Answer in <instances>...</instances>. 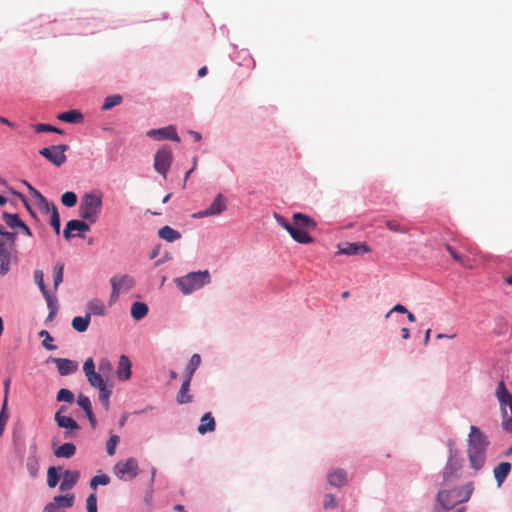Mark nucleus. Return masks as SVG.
Instances as JSON below:
<instances>
[{"instance_id": "1", "label": "nucleus", "mask_w": 512, "mask_h": 512, "mask_svg": "<svg viewBox=\"0 0 512 512\" xmlns=\"http://www.w3.org/2000/svg\"><path fill=\"white\" fill-rule=\"evenodd\" d=\"M276 222L283 227L292 237V239L300 244H309L313 242V238L309 232L317 226L313 218L306 214L294 213L292 216L293 224L289 223L282 215L274 213Z\"/></svg>"}, {"instance_id": "2", "label": "nucleus", "mask_w": 512, "mask_h": 512, "mask_svg": "<svg viewBox=\"0 0 512 512\" xmlns=\"http://www.w3.org/2000/svg\"><path fill=\"white\" fill-rule=\"evenodd\" d=\"M474 490L472 482L462 486H442L436 495L434 512H445L453 509L458 504L467 502Z\"/></svg>"}, {"instance_id": "3", "label": "nucleus", "mask_w": 512, "mask_h": 512, "mask_svg": "<svg viewBox=\"0 0 512 512\" xmlns=\"http://www.w3.org/2000/svg\"><path fill=\"white\" fill-rule=\"evenodd\" d=\"M488 445L486 435L478 427L471 426L467 440V455L474 470L478 471L484 466Z\"/></svg>"}, {"instance_id": "4", "label": "nucleus", "mask_w": 512, "mask_h": 512, "mask_svg": "<svg viewBox=\"0 0 512 512\" xmlns=\"http://www.w3.org/2000/svg\"><path fill=\"white\" fill-rule=\"evenodd\" d=\"M102 209V194L100 192L86 193L79 205L80 217L90 224L98 219Z\"/></svg>"}, {"instance_id": "5", "label": "nucleus", "mask_w": 512, "mask_h": 512, "mask_svg": "<svg viewBox=\"0 0 512 512\" xmlns=\"http://www.w3.org/2000/svg\"><path fill=\"white\" fill-rule=\"evenodd\" d=\"M210 281L211 276L208 270L190 272L183 277L175 279L177 287L185 295H188L196 290H199L203 286L209 284Z\"/></svg>"}, {"instance_id": "6", "label": "nucleus", "mask_w": 512, "mask_h": 512, "mask_svg": "<svg viewBox=\"0 0 512 512\" xmlns=\"http://www.w3.org/2000/svg\"><path fill=\"white\" fill-rule=\"evenodd\" d=\"M496 397L501 406L502 427L505 431L512 432V395L506 389L503 381L498 383Z\"/></svg>"}, {"instance_id": "7", "label": "nucleus", "mask_w": 512, "mask_h": 512, "mask_svg": "<svg viewBox=\"0 0 512 512\" xmlns=\"http://www.w3.org/2000/svg\"><path fill=\"white\" fill-rule=\"evenodd\" d=\"M461 469L462 464L460 455L452 454V456H449L442 472L440 487L455 485L461 476Z\"/></svg>"}, {"instance_id": "8", "label": "nucleus", "mask_w": 512, "mask_h": 512, "mask_svg": "<svg viewBox=\"0 0 512 512\" xmlns=\"http://www.w3.org/2000/svg\"><path fill=\"white\" fill-rule=\"evenodd\" d=\"M113 472L119 479L131 481L139 475L140 469L137 460L131 457L125 461H118L113 467Z\"/></svg>"}, {"instance_id": "9", "label": "nucleus", "mask_w": 512, "mask_h": 512, "mask_svg": "<svg viewBox=\"0 0 512 512\" xmlns=\"http://www.w3.org/2000/svg\"><path fill=\"white\" fill-rule=\"evenodd\" d=\"M112 292L109 298V304H114L122 291H129L134 287L135 281L129 275L114 276L110 279Z\"/></svg>"}, {"instance_id": "10", "label": "nucleus", "mask_w": 512, "mask_h": 512, "mask_svg": "<svg viewBox=\"0 0 512 512\" xmlns=\"http://www.w3.org/2000/svg\"><path fill=\"white\" fill-rule=\"evenodd\" d=\"M69 149V147L65 144L54 145L50 147H44L39 150V154L51 162L53 165L60 167L63 165L67 157L65 152Z\"/></svg>"}, {"instance_id": "11", "label": "nucleus", "mask_w": 512, "mask_h": 512, "mask_svg": "<svg viewBox=\"0 0 512 512\" xmlns=\"http://www.w3.org/2000/svg\"><path fill=\"white\" fill-rule=\"evenodd\" d=\"M173 161V154L168 146H163L157 150L154 157V169L164 178L170 169Z\"/></svg>"}, {"instance_id": "12", "label": "nucleus", "mask_w": 512, "mask_h": 512, "mask_svg": "<svg viewBox=\"0 0 512 512\" xmlns=\"http://www.w3.org/2000/svg\"><path fill=\"white\" fill-rule=\"evenodd\" d=\"M74 502L75 495L73 493L57 495L44 507L43 512H66L64 509L72 507Z\"/></svg>"}, {"instance_id": "13", "label": "nucleus", "mask_w": 512, "mask_h": 512, "mask_svg": "<svg viewBox=\"0 0 512 512\" xmlns=\"http://www.w3.org/2000/svg\"><path fill=\"white\" fill-rule=\"evenodd\" d=\"M227 209V200L225 196L222 194H217V196L214 198L211 205L203 210L199 211L198 213H195L193 217L195 218H204V217H210V216H217L221 214L223 211Z\"/></svg>"}, {"instance_id": "14", "label": "nucleus", "mask_w": 512, "mask_h": 512, "mask_svg": "<svg viewBox=\"0 0 512 512\" xmlns=\"http://www.w3.org/2000/svg\"><path fill=\"white\" fill-rule=\"evenodd\" d=\"M83 372L87 378V381L92 387L98 389L106 385L102 375L95 371V364L91 357L86 359L84 362Z\"/></svg>"}, {"instance_id": "15", "label": "nucleus", "mask_w": 512, "mask_h": 512, "mask_svg": "<svg viewBox=\"0 0 512 512\" xmlns=\"http://www.w3.org/2000/svg\"><path fill=\"white\" fill-rule=\"evenodd\" d=\"M146 135L155 140H163L168 139L172 141L179 142L180 138L177 134L176 128L172 125L159 128V129H151L148 130Z\"/></svg>"}, {"instance_id": "16", "label": "nucleus", "mask_w": 512, "mask_h": 512, "mask_svg": "<svg viewBox=\"0 0 512 512\" xmlns=\"http://www.w3.org/2000/svg\"><path fill=\"white\" fill-rule=\"evenodd\" d=\"M370 251L369 246L366 243H343L339 246V253L345 255H361Z\"/></svg>"}, {"instance_id": "17", "label": "nucleus", "mask_w": 512, "mask_h": 512, "mask_svg": "<svg viewBox=\"0 0 512 512\" xmlns=\"http://www.w3.org/2000/svg\"><path fill=\"white\" fill-rule=\"evenodd\" d=\"M80 472L78 470H65L62 474V481L59 489L61 492L71 490L78 482Z\"/></svg>"}, {"instance_id": "18", "label": "nucleus", "mask_w": 512, "mask_h": 512, "mask_svg": "<svg viewBox=\"0 0 512 512\" xmlns=\"http://www.w3.org/2000/svg\"><path fill=\"white\" fill-rule=\"evenodd\" d=\"M65 409V406H61L60 409L55 413V422L61 428L71 429L72 431H79L80 426L73 418L62 415V412L65 411Z\"/></svg>"}, {"instance_id": "19", "label": "nucleus", "mask_w": 512, "mask_h": 512, "mask_svg": "<svg viewBox=\"0 0 512 512\" xmlns=\"http://www.w3.org/2000/svg\"><path fill=\"white\" fill-rule=\"evenodd\" d=\"M57 370L61 376H67L78 370V363L66 358H54Z\"/></svg>"}, {"instance_id": "20", "label": "nucleus", "mask_w": 512, "mask_h": 512, "mask_svg": "<svg viewBox=\"0 0 512 512\" xmlns=\"http://www.w3.org/2000/svg\"><path fill=\"white\" fill-rule=\"evenodd\" d=\"M90 230V226L85 220H70L67 222L66 227L63 231L65 239L69 240L72 237V231L87 232Z\"/></svg>"}, {"instance_id": "21", "label": "nucleus", "mask_w": 512, "mask_h": 512, "mask_svg": "<svg viewBox=\"0 0 512 512\" xmlns=\"http://www.w3.org/2000/svg\"><path fill=\"white\" fill-rule=\"evenodd\" d=\"M77 404L84 410L92 428H95L97 421L92 410L90 399L84 394H79L77 398Z\"/></svg>"}, {"instance_id": "22", "label": "nucleus", "mask_w": 512, "mask_h": 512, "mask_svg": "<svg viewBox=\"0 0 512 512\" xmlns=\"http://www.w3.org/2000/svg\"><path fill=\"white\" fill-rule=\"evenodd\" d=\"M118 379L128 380L131 377V361L126 355H121L116 370Z\"/></svg>"}, {"instance_id": "23", "label": "nucleus", "mask_w": 512, "mask_h": 512, "mask_svg": "<svg viewBox=\"0 0 512 512\" xmlns=\"http://www.w3.org/2000/svg\"><path fill=\"white\" fill-rule=\"evenodd\" d=\"M511 471V464L509 462H501L493 469V474L497 482V486L500 487Z\"/></svg>"}, {"instance_id": "24", "label": "nucleus", "mask_w": 512, "mask_h": 512, "mask_svg": "<svg viewBox=\"0 0 512 512\" xmlns=\"http://www.w3.org/2000/svg\"><path fill=\"white\" fill-rule=\"evenodd\" d=\"M327 481L331 486L342 487L347 483V473L343 469H336L328 474Z\"/></svg>"}, {"instance_id": "25", "label": "nucleus", "mask_w": 512, "mask_h": 512, "mask_svg": "<svg viewBox=\"0 0 512 512\" xmlns=\"http://www.w3.org/2000/svg\"><path fill=\"white\" fill-rule=\"evenodd\" d=\"M87 315L91 319V316H104L106 314V308L104 303L100 299H92L86 304Z\"/></svg>"}, {"instance_id": "26", "label": "nucleus", "mask_w": 512, "mask_h": 512, "mask_svg": "<svg viewBox=\"0 0 512 512\" xmlns=\"http://www.w3.org/2000/svg\"><path fill=\"white\" fill-rule=\"evenodd\" d=\"M37 447L33 445L31 447V454L28 456L26 460V468L31 475V477L35 478L39 472V459L37 457Z\"/></svg>"}, {"instance_id": "27", "label": "nucleus", "mask_w": 512, "mask_h": 512, "mask_svg": "<svg viewBox=\"0 0 512 512\" xmlns=\"http://www.w3.org/2000/svg\"><path fill=\"white\" fill-rule=\"evenodd\" d=\"M190 382V376H187L184 382L182 383L176 397V400L179 404H187L192 401V395L189 394Z\"/></svg>"}, {"instance_id": "28", "label": "nucleus", "mask_w": 512, "mask_h": 512, "mask_svg": "<svg viewBox=\"0 0 512 512\" xmlns=\"http://www.w3.org/2000/svg\"><path fill=\"white\" fill-rule=\"evenodd\" d=\"M215 421L210 412L205 413L201 418V423L197 428L198 433L206 434L215 430Z\"/></svg>"}, {"instance_id": "29", "label": "nucleus", "mask_w": 512, "mask_h": 512, "mask_svg": "<svg viewBox=\"0 0 512 512\" xmlns=\"http://www.w3.org/2000/svg\"><path fill=\"white\" fill-rule=\"evenodd\" d=\"M76 453V446L71 443L67 442L62 445H60L57 449L54 450V455L57 458H71Z\"/></svg>"}, {"instance_id": "30", "label": "nucleus", "mask_w": 512, "mask_h": 512, "mask_svg": "<svg viewBox=\"0 0 512 512\" xmlns=\"http://www.w3.org/2000/svg\"><path fill=\"white\" fill-rule=\"evenodd\" d=\"M158 236L167 241V242H174L181 238V233L170 226H163L158 230Z\"/></svg>"}, {"instance_id": "31", "label": "nucleus", "mask_w": 512, "mask_h": 512, "mask_svg": "<svg viewBox=\"0 0 512 512\" xmlns=\"http://www.w3.org/2000/svg\"><path fill=\"white\" fill-rule=\"evenodd\" d=\"M148 313V306L143 302H134L131 306V316L135 320L144 318Z\"/></svg>"}, {"instance_id": "32", "label": "nucleus", "mask_w": 512, "mask_h": 512, "mask_svg": "<svg viewBox=\"0 0 512 512\" xmlns=\"http://www.w3.org/2000/svg\"><path fill=\"white\" fill-rule=\"evenodd\" d=\"M90 318H89V315H85L84 317H81V316H76L73 318L72 320V327L73 329H75L77 332H85L88 327H89V324H90Z\"/></svg>"}, {"instance_id": "33", "label": "nucleus", "mask_w": 512, "mask_h": 512, "mask_svg": "<svg viewBox=\"0 0 512 512\" xmlns=\"http://www.w3.org/2000/svg\"><path fill=\"white\" fill-rule=\"evenodd\" d=\"M57 118L67 123H78L83 119V116L79 111L71 110L58 114Z\"/></svg>"}, {"instance_id": "34", "label": "nucleus", "mask_w": 512, "mask_h": 512, "mask_svg": "<svg viewBox=\"0 0 512 512\" xmlns=\"http://www.w3.org/2000/svg\"><path fill=\"white\" fill-rule=\"evenodd\" d=\"M2 219L4 220L6 225L11 229L19 228L20 225H23V221L20 219L18 214L3 212Z\"/></svg>"}, {"instance_id": "35", "label": "nucleus", "mask_w": 512, "mask_h": 512, "mask_svg": "<svg viewBox=\"0 0 512 512\" xmlns=\"http://www.w3.org/2000/svg\"><path fill=\"white\" fill-rule=\"evenodd\" d=\"M445 249L447 250V252L450 254V256L456 261L458 262L460 265H462L463 267L465 268H468V269H473V264L470 263V261H466L460 254H458L455 249L449 245V244H445Z\"/></svg>"}, {"instance_id": "36", "label": "nucleus", "mask_w": 512, "mask_h": 512, "mask_svg": "<svg viewBox=\"0 0 512 512\" xmlns=\"http://www.w3.org/2000/svg\"><path fill=\"white\" fill-rule=\"evenodd\" d=\"M60 476L58 475V469L55 466H50L47 469V485L49 488H54L58 484Z\"/></svg>"}, {"instance_id": "37", "label": "nucleus", "mask_w": 512, "mask_h": 512, "mask_svg": "<svg viewBox=\"0 0 512 512\" xmlns=\"http://www.w3.org/2000/svg\"><path fill=\"white\" fill-rule=\"evenodd\" d=\"M386 227L395 233H402L406 234L409 232V228L403 224H401L398 220H387L386 221Z\"/></svg>"}, {"instance_id": "38", "label": "nucleus", "mask_w": 512, "mask_h": 512, "mask_svg": "<svg viewBox=\"0 0 512 512\" xmlns=\"http://www.w3.org/2000/svg\"><path fill=\"white\" fill-rule=\"evenodd\" d=\"M200 363H201L200 355L193 354L190 358V361H189L187 367H186L187 376H190V379L192 378L193 373L199 367Z\"/></svg>"}, {"instance_id": "39", "label": "nucleus", "mask_w": 512, "mask_h": 512, "mask_svg": "<svg viewBox=\"0 0 512 512\" xmlns=\"http://www.w3.org/2000/svg\"><path fill=\"white\" fill-rule=\"evenodd\" d=\"M122 102V96L115 94L105 98L104 103L102 105V110H109L114 106L119 105Z\"/></svg>"}, {"instance_id": "40", "label": "nucleus", "mask_w": 512, "mask_h": 512, "mask_svg": "<svg viewBox=\"0 0 512 512\" xmlns=\"http://www.w3.org/2000/svg\"><path fill=\"white\" fill-rule=\"evenodd\" d=\"M38 335L43 338L42 345L45 349L49 351L56 349V346L52 344L53 338L47 330H41Z\"/></svg>"}, {"instance_id": "41", "label": "nucleus", "mask_w": 512, "mask_h": 512, "mask_svg": "<svg viewBox=\"0 0 512 512\" xmlns=\"http://www.w3.org/2000/svg\"><path fill=\"white\" fill-rule=\"evenodd\" d=\"M110 483V477L107 474H100L94 476L90 480V487L95 490L98 485H108Z\"/></svg>"}, {"instance_id": "42", "label": "nucleus", "mask_w": 512, "mask_h": 512, "mask_svg": "<svg viewBox=\"0 0 512 512\" xmlns=\"http://www.w3.org/2000/svg\"><path fill=\"white\" fill-rule=\"evenodd\" d=\"M0 235L4 237V241L7 242L10 247H16V233L9 232L3 225H0Z\"/></svg>"}, {"instance_id": "43", "label": "nucleus", "mask_w": 512, "mask_h": 512, "mask_svg": "<svg viewBox=\"0 0 512 512\" xmlns=\"http://www.w3.org/2000/svg\"><path fill=\"white\" fill-rule=\"evenodd\" d=\"M13 260H16V254L0 258V275L4 276L9 272L10 264Z\"/></svg>"}, {"instance_id": "44", "label": "nucleus", "mask_w": 512, "mask_h": 512, "mask_svg": "<svg viewBox=\"0 0 512 512\" xmlns=\"http://www.w3.org/2000/svg\"><path fill=\"white\" fill-rule=\"evenodd\" d=\"M61 202L67 207H73L77 203V196L74 192L67 191L61 196Z\"/></svg>"}, {"instance_id": "45", "label": "nucleus", "mask_w": 512, "mask_h": 512, "mask_svg": "<svg viewBox=\"0 0 512 512\" xmlns=\"http://www.w3.org/2000/svg\"><path fill=\"white\" fill-rule=\"evenodd\" d=\"M37 202H38V206H39L40 210L43 213L52 214L53 209L58 210L57 207L53 203H50L44 196L41 197Z\"/></svg>"}, {"instance_id": "46", "label": "nucleus", "mask_w": 512, "mask_h": 512, "mask_svg": "<svg viewBox=\"0 0 512 512\" xmlns=\"http://www.w3.org/2000/svg\"><path fill=\"white\" fill-rule=\"evenodd\" d=\"M99 390V401L103 404L105 409L109 408V398L111 395V390L107 388V385L98 388Z\"/></svg>"}, {"instance_id": "47", "label": "nucleus", "mask_w": 512, "mask_h": 512, "mask_svg": "<svg viewBox=\"0 0 512 512\" xmlns=\"http://www.w3.org/2000/svg\"><path fill=\"white\" fill-rule=\"evenodd\" d=\"M16 254V248L10 245L3 239H0V258L8 257Z\"/></svg>"}, {"instance_id": "48", "label": "nucleus", "mask_w": 512, "mask_h": 512, "mask_svg": "<svg viewBox=\"0 0 512 512\" xmlns=\"http://www.w3.org/2000/svg\"><path fill=\"white\" fill-rule=\"evenodd\" d=\"M63 269L64 265L63 263H57L54 270V289L57 290L58 286L63 281Z\"/></svg>"}, {"instance_id": "49", "label": "nucleus", "mask_w": 512, "mask_h": 512, "mask_svg": "<svg viewBox=\"0 0 512 512\" xmlns=\"http://www.w3.org/2000/svg\"><path fill=\"white\" fill-rule=\"evenodd\" d=\"M120 438L118 435H111L106 443V451L109 456H113L116 451V446L119 442Z\"/></svg>"}, {"instance_id": "50", "label": "nucleus", "mask_w": 512, "mask_h": 512, "mask_svg": "<svg viewBox=\"0 0 512 512\" xmlns=\"http://www.w3.org/2000/svg\"><path fill=\"white\" fill-rule=\"evenodd\" d=\"M56 399L57 401L72 403L74 401V395L70 390L62 388L58 391Z\"/></svg>"}, {"instance_id": "51", "label": "nucleus", "mask_w": 512, "mask_h": 512, "mask_svg": "<svg viewBox=\"0 0 512 512\" xmlns=\"http://www.w3.org/2000/svg\"><path fill=\"white\" fill-rule=\"evenodd\" d=\"M34 130L37 133L41 132H55L58 134H62L63 131L55 126L49 125V124H36L34 125Z\"/></svg>"}, {"instance_id": "52", "label": "nucleus", "mask_w": 512, "mask_h": 512, "mask_svg": "<svg viewBox=\"0 0 512 512\" xmlns=\"http://www.w3.org/2000/svg\"><path fill=\"white\" fill-rule=\"evenodd\" d=\"M34 280L35 283L38 285L41 293H45L48 290L44 283V274L42 270L37 269L34 271Z\"/></svg>"}, {"instance_id": "53", "label": "nucleus", "mask_w": 512, "mask_h": 512, "mask_svg": "<svg viewBox=\"0 0 512 512\" xmlns=\"http://www.w3.org/2000/svg\"><path fill=\"white\" fill-rule=\"evenodd\" d=\"M51 217H50V225L53 227L55 233L57 235L60 234V226H61V222H60V217H59V213H58V210H54L53 209V213L50 214Z\"/></svg>"}, {"instance_id": "54", "label": "nucleus", "mask_w": 512, "mask_h": 512, "mask_svg": "<svg viewBox=\"0 0 512 512\" xmlns=\"http://www.w3.org/2000/svg\"><path fill=\"white\" fill-rule=\"evenodd\" d=\"M491 256L488 254L483 253L482 251H479L475 253V258L468 259L467 261H470L471 264H473V267L477 262L484 263L491 260Z\"/></svg>"}, {"instance_id": "55", "label": "nucleus", "mask_w": 512, "mask_h": 512, "mask_svg": "<svg viewBox=\"0 0 512 512\" xmlns=\"http://www.w3.org/2000/svg\"><path fill=\"white\" fill-rule=\"evenodd\" d=\"M87 512H97V497L95 493H91L86 500Z\"/></svg>"}, {"instance_id": "56", "label": "nucleus", "mask_w": 512, "mask_h": 512, "mask_svg": "<svg viewBox=\"0 0 512 512\" xmlns=\"http://www.w3.org/2000/svg\"><path fill=\"white\" fill-rule=\"evenodd\" d=\"M43 297L46 300L47 307L49 310L56 309L57 310V298L54 295H51L47 290L45 293H42Z\"/></svg>"}, {"instance_id": "57", "label": "nucleus", "mask_w": 512, "mask_h": 512, "mask_svg": "<svg viewBox=\"0 0 512 512\" xmlns=\"http://www.w3.org/2000/svg\"><path fill=\"white\" fill-rule=\"evenodd\" d=\"M323 507L325 509H334L337 507V500L334 495L326 494L324 496Z\"/></svg>"}, {"instance_id": "58", "label": "nucleus", "mask_w": 512, "mask_h": 512, "mask_svg": "<svg viewBox=\"0 0 512 512\" xmlns=\"http://www.w3.org/2000/svg\"><path fill=\"white\" fill-rule=\"evenodd\" d=\"M99 371L104 375L109 374L112 371L111 362L106 358L101 359L99 362Z\"/></svg>"}, {"instance_id": "59", "label": "nucleus", "mask_w": 512, "mask_h": 512, "mask_svg": "<svg viewBox=\"0 0 512 512\" xmlns=\"http://www.w3.org/2000/svg\"><path fill=\"white\" fill-rule=\"evenodd\" d=\"M8 402L6 400H3L1 411H0V422L7 425L8 419H9V413L7 408Z\"/></svg>"}, {"instance_id": "60", "label": "nucleus", "mask_w": 512, "mask_h": 512, "mask_svg": "<svg viewBox=\"0 0 512 512\" xmlns=\"http://www.w3.org/2000/svg\"><path fill=\"white\" fill-rule=\"evenodd\" d=\"M394 312L405 314L408 313V310L405 306L401 304H396L389 312L386 313L385 318L388 319L390 315Z\"/></svg>"}, {"instance_id": "61", "label": "nucleus", "mask_w": 512, "mask_h": 512, "mask_svg": "<svg viewBox=\"0 0 512 512\" xmlns=\"http://www.w3.org/2000/svg\"><path fill=\"white\" fill-rule=\"evenodd\" d=\"M30 194L38 201L41 197H43V195L37 190L35 189L32 185H30L29 183L25 182Z\"/></svg>"}, {"instance_id": "62", "label": "nucleus", "mask_w": 512, "mask_h": 512, "mask_svg": "<svg viewBox=\"0 0 512 512\" xmlns=\"http://www.w3.org/2000/svg\"><path fill=\"white\" fill-rule=\"evenodd\" d=\"M464 248L470 255H472V258H475V253L480 251L475 245L471 244L465 245Z\"/></svg>"}, {"instance_id": "63", "label": "nucleus", "mask_w": 512, "mask_h": 512, "mask_svg": "<svg viewBox=\"0 0 512 512\" xmlns=\"http://www.w3.org/2000/svg\"><path fill=\"white\" fill-rule=\"evenodd\" d=\"M455 444H456V443H455V441H454V440H449V441L447 442V446H448V448H449V456H452V454H457V455H459V452H458V450L456 449Z\"/></svg>"}, {"instance_id": "64", "label": "nucleus", "mask_w": 512, "mask_h": 512, "mask_svg": "<svg viewBox=\"0 0 512 512\" xmlns=\"http://www.w3.org/2000/svg\"><path fill=\"white\" fill-rule=\"evenodd\" d=\"M19 228L22 230V232H23L26 236H28V237H31V236H32V231H31V229H30V228H29V227H28L24 222H23V225H20V227H19Z\"/></svg>"}]
</instances>
